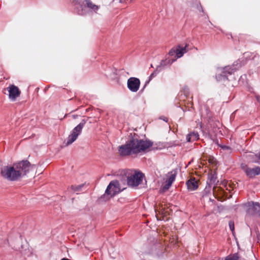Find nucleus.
I'll return each instance as SVG.
<instances>
[{
    "instance_id": "11",
    "label": "nucleus",
    "mask_w": 260,
    "mask_h": 260,
    "mask_svg": "<svg viewBox=\"0 0 260 260\" xmlns=\"http://www.w3.org/2000/svg\"><path fill=\"white\" fill-rule=\"evenodd\" d=\"M7 89L9 92V98L12 101H14L21 93L18 87L14 85H10Z\"/></svg>"
},
{
    "instance_id": "14",
    "label": "nucleus",
    "mask_w": 260,
    "mask_h": 260,
    "mask_svg": "<svg viewBox=\"0 0 260 260\" xmlns=\"http://www.w3.org/2000/svg\"><path fill=\"white\" fill-rule=\"evenodd\" d=\"M186 185L189 190H195L198 187V182L194 178H191L187 181Z\"/></svg>"
},
{
    "instance_id": "22",
    "label": "nucleus",
    "mask_w": 260,
    "mask_h": 260,
    "mask_svg": "<svg viewBox=\"0 0 260 260\" xmlns=\"http://www.w3.org/2000/svg\"><path fill=\"white\" fill-rule=\"evenodd\" d=\"M7 242L10 245V246H11L13 249L17 250V249L18 248V246H17L15 244L13 245L12 241L10 238H9L7 240Z\"/></svg>"
},
{
    "instance_id": "9",
    "label": "nucleus",
    "mask_w": 260,
    "mask_h": 260,
    "mask_svg": "<svg viewBox=\"0 0 260 260\" xmlns=\"http://www.w3.org/2000/svg\"><path fill=\"white\" fill-rule=\"evenodd\" d=\"M177 174V170H173L167 174V179L165 181V184L162 187L164 191L167 190L175 180Z\"/></svg>"
},
{
    "instance_id": "7",
    "label": "nucleus",
    "mask_w": 260,
    "mask_h": 260,
    "mask_svg": "<svg viewBox=\"0 0 260 260\" xmlns=\"http://www.w3.org/2000/svg\"><path fill=\"white\" fill-rule=\"evenodd\" d=\"M86 123L85 119H82L80 123L75 127L71 132L67 140V145H69L75 142L78 137L81 134L82 129Z\"/></svg>"
},
{
    "instance_id": "12",
    "label": "nucleus",
    "mask_w": 260,
    "mask_h": 260,
    "mask_svg": "<svg viewBox=\"0 0 260 260\" xmlns=\"http://www.w3.org/2000/svg\"><path fill=\"white\" fill-rule=\"evenodd\" d=\"M244 172L246 176L250 178H254L255 176L260 174V167H256L253 168L246 167Z\"/></svg>"
},
{
    "instance_id": "20",
    "label": "nucleus",
    "mask_w": 260,
    "mask_h": 260,
    "mask_svg": "<svg viewBox=\"0 0 260 260\" xmlns=\"http://www.w3.org/2000/svg\"><path fill=\"white\" fill-rule=\"evenodd\" d=\"M83 184H80L77 186L72 185L71 186V188L74 192H78L81 190V188L83 187Z\"/></svg>"
},
{
    "instance_id": "21",
    "label": "nucleus",
    "mask_w": 260,
    "mask_h": 260,
    "mask_svg": "<svg viewBox=\"0 0 260 260\" xmlns=\"http://www.w3.org/2000/svg\"><path fill=\"white\" fill-rule=\"evenodd\" d=\"M158 69L154 71L150 75L149 77V80L148 81H147V84H148L149 82L152 80L154 77H155L157 74H158V71H157Z\"/></svg>"
},
{
    "instance_id": "28",
    "label": "nucleus",
    "mask_w": 260,
    "mask_h": 260,
    "mask_svg": "<svg viewBox=\"0 0 260 260\" xmlns=\"http://www.w3.org/2000/svg\"><path fill=\"white\" fill-rule=\"evenodd\" d=\"M255 97L257 102H258L260 104V95H255Z\"/></svg>"
},
{
    "instance_id": "24",
    "label": "nucleus",
    "mask_w": 260,
    "mask_h": 260,
    "mask_svg": "<svg viewBox=\"0 0 260 260\" xmlns=\"http://www.w3.org/2000/svg\"><path fill=\"white\" fill-rule=\"evenodd\" d=\"M220 147L223 150H229L231 151L232 150L230 146L226 145H220Z\"/></svg>"
},
{
    "instance_id": "17",
    "label": "nucleus",
    "mask_w": 260,
    "mask_h": 260,
    "mask_svg": "<svg viewBox=\"0 0 260 260\" xmlns=\"http://www.w3.org/2000/svg\"><path fill=\"white\" fill-rule=\"evenodd\" d=\"M224 260H246L243 258L240 253L236 252L234 254H230L225 257Z\"/></svg>"
},
{
    "instance_id": "29",
    "label": "nucleus",
    "mask_w": 260,
    "mask_h": 260,
    "mask_svg": "<svg viewBox=\"0 0 260 260\" xmlns=\"http://www.w3.org/2000/svg\"><path fill=\"white\" fill-rule=\"evenodd\" d=\"M146 86V82H145L143 88L140 90V93H142L143 92Z\"/></svg>"
},
{
    "instance_id": "5",
    "label": "nucleus",
    "mask_w": 260,
    "mask_h": 260,
    "mask_svg": "<svg viewBox=\"0 0 260 260\" xmlns=\"http://www.w3.org/2000/svg\"><path fill=\"white\" fill-rule=\"evenodd\" d=\"M123 189H121L119 182L117 180L111 181L105 190V193L100 197L102 201H106L116 194L120 193Z\"/></svg>"
},
{
    "instance_id": "27",
    "label": "nucleus",
    "mask_w": 260,
    "mask_h": 260,
    "mask_svg": "<svg viewBox=\"0 0 260 260\" xmlns=\"http://www.w3.org/2000/svg\"><path fill=\"white\" fill-rule=\"evenodd\" d=\"M159 119L162 120L163 121L167 122L168 121V119L167 117L165 116H160L159 118Z\"/></svg>"
},
{
    "instance_id": "1",
    "label": "nucleus",
    "mask_w": 260,
    "mask_h": 260,
    "mask_svg": "<svg viewBox=\"0 0 260 260\" xmlns=\"http://www.w3.org/2000/svg\"><path fill=\"white\" fill-rule=\"evenodd\" d=\"M30 163L22 160L14 164L13 166H5L1 169V175L3 179L9 181H16L26 175L29 171Z\"/></svg>"
},
{
    "instance_id": "6",
    "label": "nucleus",
    "mask_w": 260,
    "mask_h": 260,
    "mask_svg": "<svg viewBox=\"0 0 260 260\" xmlns=\"http://www.w3.org/2000/svg\"><path fill=\"white\" fill-rule=\"evenodd\" d=\"M242 66L241 62L240 60L235 61L232 66H227L222 69V73L216 75V79L219 81H223L229 80L228 78L229 75H232L235 72L239 70Z\"/></svg>"
},
{
    "instance_id": "15",
    "label": "nucleus",
    "mask_w": 260,
    "mask_h": 260,
    "mask_svg": "<svg viewBox=\"0 0 260 260\" xmlns=\"http://www.w3.org/2000/svg\"><path fill=\"white\" fill-rule=\"evenodd\" d=\"M185 48H186V46L184 47V48L182 47V48H180V49H172L169 51V54L170 56H173L175 54H176V55L178 58L181 57L183 55V54L185 52Z\"/></svg>"
},
{
    "instance_id": "31",
    "label": "nucleus",
    "mask_w": 260,
    "mask_h": 260,
    "mask_svg": "<svg viewBox=\"0 0 260 260\" xmlns=\"http://www.w3.org/2000/svg\"><path fill=\"white\" fill-rule=\"evenodd\" d=\"M257 237L258 240H260V235L259 234H257Z\"/></svg>"
},
{
    "instance_id": "25",
    "label": "nucleus",
    "mask_w": 260,
    "mask_h": 260,
    "mask_svg": "<svg viewBox=\"0 0 260 260\" xmlns=\"http://www.w3.org/2000/svg\"><path fill=\"white\" fill-rule=\"evenodd\" d=\"M133 0H119L120 3L125 4L131 3Z\"/></svg>"
},
{
    "instance_id": "4",
    "label": "nucleus",
    "mask_w": 260,
    "mask_h": 260,
    "mask_svg": "<svg viewBox=\"0 0 260 260\" xmlns=\"http://www.w3.org/2000/svg\"><path fill=\"white\" fill-rule=\"evenodd\" d=\"M75 11L80 15H85L88 12L96 13L99 7L90 0H76L75 2Z\"/></svg>"
},
{
    "instance_id": "18",
    "label": "nucleus",
    "mask_w": 260,
    "mask_h": 260,
    "mask_svg": "<svg viewBox=\"0 0 260 260\" xmlns=\"http://www.w3.org/2000/svg\"><path fill=\"white\" fill-rule=\"evenodd\" d=\"M199 139V135L197 132H193L187 135L186 140L188 142L194 141Z\"/></svg>"
},
{
    "instance_id": "13",
    "label": "nucleus",
    "mask_w": 260,
    "mask_h": 260,
    "mask_svg": "<svg viewBox=\"0 0 260 260\" xmlns=\"http://www.w3.org/2000/svg\"><path fill=\"white\" fill-rule=\"evenodd\" d=\"M218 181H217V174L215 173L210 174L208 176V179L207 181V185L206 186L205 190H210L211 185H215L217 184Z\"/></svg>"
},
{
    "instance_id": "30",
    "label": "nucleus",
    "mask_w": 260,
    "mask_h": 260,
    "mask_svg": "<svg viewBox=\"0 0 260 260\" xmlns=\"http://www.w3.org/2000/svg\"><path fill=\"white\" fill-rule=\"evenodd\" d=\"M200 9H201V10L202 11V12H204L203 9V8H202V7L201 6V5H200V8H199V10L200 11Z\"/></svg>"
},
{
    "instance_id": "16",
    "label": "nucleus",
    "mask_w": 260,
    "mask_h": 260,
    "mask_svg": "<svg viewBox=\"0 0 260 260\" xmlns=\"http://www.w3.org/2000/svg\"><path fill=\"white\" fill-rule=\"evenodd\" d=\"M160 143H154L151 141L147 139V152L151 151H155L160 149Z\"/></svg>"
},
{
    "instance_id": "3",
    "label": "nucleus",
    "mask_w": 260,
    "mask_h": 260,
    "mask_svg": "<svg viewBox=\"0 0 260 260\" xmlns=\"http://www.w3.org/2000/svg\"><path fill=\"white\" fill-rule=\"evenodd\" d=\"M128 186L136 188L143 182L145 175L138 170H127L125 172Z\"/></svg>"
},
{
    "instance_id": "26",
    "label": "nucleus",
    "mask_w": 260,
    "mask_h": 260,
    "mask_svg": "<svg viewBox=\"0 0 260 260\" xmlns=\"http://www.w3.org/2000/svg\"><path fill=\"white\" fill-rule=\"evenodd\" d=\"M183 92L185 96H187L189 93V89L187 87H184L183 89Z\"/></svg>"
},
{
    "instance_id": "19",
    "label": "nucleus",
    "mask_w": 260,
    "mask_h": 260,
    "mask_svg": "<svg viewBox=\"0 0 260 260\" xmlns=\"http://www.w3.org/2000/svg\"><path fill=\"white\" fill-rule=\"evenodd\" d=\"M174 61L175 60L172 58L168 57L161 61L159 68H165L167 66H170Z\"/></svg>"
},
{
    "instance_id": "8",
    "label": "nucleus",
    "mask_w": 260,
    "mask_h": 260,
    "mask_svg": "<svg viewBox=\"0 0 260 260\" xmlns=\"http://www.w3.org/2000/svg\"><path fill=\"white\" fill-rule=\"evenodd\" d=\"M246 213L249 215L260 216V204L258 202H251L247 205Z\"/></svg>"
},
{
    "instance_id": "2",
    "label": "nucleus",
    "mask_w": 260,
    "mask_h": 260,
    "mask_svg": "<svg viewBox=\"0 0 260 260\" xmlns=\"http://www.w3.org/2000/svg\"><path fill=\"white\" fill-rule=\"evenodd\" d=\"M146 150V141L132 137L124 145L118 147L119 154L121 157L137 155Z\"/></svg>"
},
{
    "instance_id": "10",
    "label": "nucleus",
    "mask_w": 260,
    "mask_h": 260,
    "mask_svg": "<svg viewBox=\"0 0 260 260\" xmlns=\"http://www.w3.org/2000/svg\"><path fill=\"white\" fill-rule=\"evenodd\" d=\"M127 85L128 89L133 92L138 91L140 86V80L136 77H131L127 80Z\"/></svg>"
},
{
    "instance_id": "23",
    "label": "nucleus",
    "mask_w": 260,
    "mask_h": 260,
    "mask_svg": "<svg viewBox=\"0 0 260 260\" xmlns=\"http://www.w3.org/2000/svg\"><path fill=\"white\" fill-rule=\"evenodd\" d=\"M229 225L230 227V230L233 232L234 231V222L233 220H230L229 222Z\"/></svg>"
}]
</instances>
